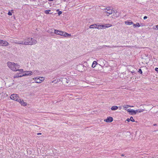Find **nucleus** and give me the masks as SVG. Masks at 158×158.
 Instances as JSON below:
<instances>
[{"instance_id": "1", "label": "nucleus", "mask_w": 158, "mask_h": 158, "mask_svg": "<svg viewBox=\"0 0 158 158\" xmlns=\"http://www.w3.org/2000/svg\"><path fill=\"white\" fill-rule=\"evenodd\" d=\"M37 43L36 41L31 38H27L24 40V41H19L15 42L16 44H24L26 45H33Z\"/></svg>"}, {"instance_id": "2", "label": "nucleus", "mask_w": 158, "mask_h": 158, "mask_svg": "<svg viewBox=\"0 0 158 158\" xmlns=\"http://www.w3.org/2000/svg\"><path fill=\"white\" fill-rule=\"evenodd\" d=\"M7 65L9 68L13 71H19L21 73L23 72V69H18L20 68V66L17 64H15L13 62H8Z\"/></svg>"}, {"instance_id": "3", "label": "nucleus", "mask_w": 158, "mask_h": 158, "mask_svg": "<svg viewBox=\"0 0 158 158\" xmlns=\"http://www.w3.org/2000/svg\"><path fill=\"white\" fill-rule=\"evenodd\" d=\"M54 33L57 35L63 36L65 37L70 36H71L70 34H69L66 32L57 30H54Z\"/></svg>"}, {"instance_id": "4", "label": "nucleus", "mask_w": 158, "mask_h": 158, "mask_svg": "<svg viewBox=\"0 0 158 158\" xmlns=\"http://www.w3.org/2000/svg\"><path fill=\"white\" fill-rule=\"evenodd\" d=\"M45 79L43 77H36L33 78L35 82L36 83H40L43 81Z\"/></svg>"}, {"instance_id": "5", "label": "nucleus", "mask_w": 158, "mask_h": 158, "mask_svg": "<svg viewBox=\"0 0 158 158\" xmlns=\"http://www.w3.org/2000/svg\"><path fill=\"white\" fill-rule=\"evenodd\" d=\"M59 80L61 81L65 85H67L69 84V81L66 78H60L59 79Z\"/></svg>"}, {"instance_id": "6", "label": "nucleus", "mask_w": 158, "mask_h": 158, "mask_svg": "<svg viewBox=\"0 0 158 158\" xmlns=\"http://www.w3.org/2000/svg\"><path fill=\"white\" fill-rule=\"evenodd\" d=\"M10 98L11 99H13L17 102H20V98L18 95L16 94H12L10 96Z\"/></svg>"}, {"instance_id": "7", "label": "nucleus", "mask_w": 158, "mask_h": 158, "mask_svg": "<svg viewBox=\"0 0 158 158\" xmlns=\"http://www.w3.org/2000/svg\"><path fill=\"white\" fill-rule=\"evenodd\" d=\"M104 12L106 13L107 15L109 16V15L112 14L114 13V10L111 9L110 7H107L104 10Z\"/></svg>"}, {"instance_id": "8", "label": "nucleus", "mask_w": 158, "mask_h": 158, "mask_svg": "<svg viewBox=\"0 0 158 158\" xmlns=\"http://www.w3.org/2000/svg\"><path fill=\"white\" fill-rule=\"evenodd\" d=\"M9 43L5 40H0V45L2 46H7L8 45Z\"/></svg>"}, {"instance_id": "9", "label": "nucleus", "mask_w": 158, "mask_h": 158, "mask_svg": "<svg viewBox=\"0 0 158 158\" xmlns=\"http://www.w3.org/2000/svg\"><path fill=\"white\" fill-rule=\"evenodd\" d=\"M32 74V72L31 71H26L23 73L24 76H25L31 75Z\"/></svg>"}, {"instance_id": "10", "label": "nucleus", "mask_w": 158, "mask_h": 158, "mask_svg": "<svg viewBox=\"0 0 158 158\" xmlns=\"http://www.w3.org/2000/svg\"><path fill=\"white\" fill-rule=\"evenodd\" d=\"M113 120V118L112 117H109L107 118L104 119V121L107 122H111Z\"/></svg>"}, {"instance_id": "11", "label": "nucleus", "mask_w": 158, "mask_h": 158, "mask_svg": "<svg viewBox=\"0 0 158 158\" xmlns=\"http://www.w3.org/2000/svg\"><path fill=\"white\" fill-rule=\"evenodd\" d=\"M112 26V25L111 24H105V25H101V27H102V28H106V27H110Z\"/></svg>"}, {"instance_id": "12", "label": "nucleus", "mask_w": 158, "mask_h": 158, "mask_svg": "<svg viewBox=\"0 0 158 158\" xmlns=\"http://www.w3.org/2000/svg\"><path fill=\"white\" fill-rule=\"evenodd\" d=\"M23 106H26L27 105V103L24 102L23 100H21L20 99V102H19Z\"/></svg>"}, {"instance_id": "13", "label": "nucleus", "mask_w": 158, "mask_h": 158, "mask_svg": "<svg viewBox=\"0 0 158 158\" xmlns=\"http://www.w3.org/2000/svg\"><path fill=\"white\" fill-rule=\"evenodd\" d=\"M23 76H24V75L23 73H19V74H17L15 76V77H21Z\"/></svg>"}, {"instance_id": "14", "label": "nucleus", "mask_w": 158, "mask_h": 158, "mask_svg": "<svg viewBox=\"0 0 158 158\" xmlns=\"http://www.w3.org/2000/svg\"><path fill=\"white\" fill-rule=\"evenodd\" d=\"M97 27V24H94L91 25L89 26L90 28H96Z\"/></svg>"}, {"instance_id": "15", "label": "nucleus", "mask_w": 158, "mask_h": 158, "mask_svg": "<svg viewBox=\"0 0 158 158\" xmlns=\"http://www.w3.org/2000/svg\"><path fill=\"white\" fill-rule=\"evenodd\" d=\"M97 64H98V63L97 62V61H94L93 63V64L92 65V67L93 68H94L95 67L96 65Z\"/></svg>"}, {"instance_id": "16", "label": "nucleus", "mask_w": 158, "mask_h": 158, "mask_svg": "<svg viewBox=\"0 0 158 158\" xmlns=\"http://www.w3.org/2000/svg\"><path fill=\"white\" fill-rule=\"evenodd\" d=\"M144 111V109H138L135 110L136 114L137 113H140Z\"/></svg>"}, {"instance_id": "17", "label": "nucleus", "mask_w": 158, "mask_h": 158, "mask_svg": "<svg viewBox=\"0 0 158 158\" xmlns=\"http://www.w3.org/2000/svg\"><path fill=\"white\" fill-rule=\"evenodd\" d=\"M125 23L127 25H131L133 24V23L132 22H129L128 21H126L125 22Z\"/></svg>"}, {"instance_id": "18", "label": "nucleus", "mask_w": 158, "mask_h": 158, "mask_svg": "<svg viewBox=\"0 0 158 158\" xmlns=\"http://www.w3.org/2000/svg\"><path fill=\"white\" fill-rule=\"evenodd\" d=\"M118 107L117 106H113L111 108V109L113 110H117L118 109Z\"/></svg>"}, {"instance_id": "19", "label": "nucleus", "mask_w": 158, "mask_h": 158, "mask_svg": "<svg viewBox=\"0 0 158 158\" xmlns=\"http://www.w3.org/2000/svg\"><path fill=\"white\" fill-rule=\"evenodd\" d=\"M45 13L46 14H51L52 13L50 10H46L45 11Z\"/></svg>"}, {"instance_id": "20", "label": "nucleus", "mask_w": 158, "mask_h": 158, "mask_svg": "<svg viewBox=\"0 0 158 158\" xmlns=\"http://www.w3.org/2000/svg\"><path fill=\"white\" fill-rule=\"evenodd\" d=\"M133 26L134 27H140V25L139 23H136V24H134Z\"/></svg>"}, {"instance_id": "21", "label": "nucleus", "mask_w": 158, "mask_h": 158, "mask_svg": "<svg viewBox=\"0 0 158 158\" xmlns=\"http://www.w3.org/2000/svg\"><path fill=\"white\" fill-rule=\"evenodd\" d=\"M109 47V48H111L112 47H122V46H113L112 47H111L110 46H106V45H104L103 47Z\"/></svg>"}, {"instance_id": "22", "label": "nucleus", "mask_w": 158, "mask_h": 158, "mask_svg": "<svg viewBox=\"0 0 158 158\" xmlns=\"http://www.w3.org/2000/svg\"><path fill=\"white\" fill-rule=\"evenodd\" d=\"M131 114H136V112L135 111V110H131Z\"/></svg>"}, {"instance_id": "23", "label": "nucleus", "mask_w": 158, "mask_h": 158, "mask_svg": "<svg viewBox=\"0 0 158 158\" xmlns=\"http://www.w3.org/2000/svg\"><path fill=\"white\" fill-rule=\"evenodd\" d=\"M60 81L59 80V79H57V80H55L52 81V83L54 82L55 84H56L58 82H59Z\"/></svg>"}, {"instance_id": "24", "label": "nucleus", "mask_w": 158, "mask_h": 158, "mask_svg": "<svg viewBox=\"0 0 158 158\" xmlns=\"http://www.w3.org/2000/svg\"><path fill=\"white\" fill-rule=\"evenodd\" d=\"M131 107V106H130L129 105H124L123 106V107L124 108H127Z\"/></svg>"}, {"instance_id": "25", "label": "nucleus", "mask_w": 158, "mask_h": 158, "mask_svg": "<svg viewBox=\"0 0 158 158\" xmlns=\"http://www.w3.org/2000/svg\"><path fill=\"white\" fill-rule=\"evenodd\" d=\"M153 28L155 30L158 29V25H156L154 26L153 27Z\"/></svg>"}, {"instance_id": "26", "label": "nucleus", "mask_w": 158, "mask_h": 158, "mask_svg": "<svg viewBox=\"0 0 158 158\" xmlns=\"http://www.w3.org/2000/svg\"><path fill=\"white\" fill-rule=\"evenodd\" d=\"M130 120L132 122H134L135 121L134 119H133V118L132 117H131L130 118Z\"/></svg>"}, {"instance_id": "27", "label": "nucleus", "mask_w": 158, "mask_h": 158, "mask_svg": "<svg viewBox=\"0 0 158 158\" xmlns=\"http://www.w3.org/2000/svg\"><path fill=\"white\" fill-rule=\"evenodd\" d=\"M138 72L139 73H140V74L142 73V70H141V69H139Z\"/></svg>"}, {"instance_id": "28", "label": "nucleus", "mask_w": 158, "mask_h": 158, "mask_svg": "<svg viewBox=\"0 0 158 158\" xmlns=\"http://www.w3.org/2000/svg\"><path fill=\"white\" fill-rule=\"evenodd\" d=\"M8 15H11L12 14V13L10 12V11H9Z\"/></svg>"}, {"instance_id": "29", "label": "nucleus", "mask_w": 158, "mask_h": 158, "mask_svg": "<svg viewBox=\"0 0 158 158\" xmlns=\"http://www.w3.org/2000/svg\"><path fill=\"white\" fill-rule=\"evenodd\" d=\"M131 109H128V110H127V111L129 112V113H131Z\"/></svg>"}, {"instance_id": "30", "label": "nucleus", "mask_w": 158, "mask_h": 158, "mask_svg": "<svg viewBox=\"0 0 158 158\" xmlns=\"http://www.w3.org/2000/svg\"><path fill=\"white\" fill-rule=\"evenodd\" d=\"M101 25H98V28H97V29H102V27H101Z\"/></svg>"}, {"instance_id": "31", "label": "nucleus", "mask_w": 158, "mask_h": 158, "mask_svg": "<svg viewBox=\"0 0 158 158\" xmlns=\"http://www.w3.org/2000/svg\"><path fill=\"white\" fill-rule=\"evenodd\" d=\"M62 14L61 11H59L58 13V14L59 15H60V14Z\"/></svg>"}, {"instance_id": "32", "label": "nucleus", "mask_w": 158, "mask_h": 158, "mask_svg": "<svg viewBox=\"0 0 158 158\" xmlns=\"http://www.w3.org/2000/svg\"><path fill=\"white\" fill-rule=\"evenodd\" d=\"M147 17L146 16H145L144 17H143V19H147Z\"/></svg>"}, {"instance_id": "33", "label": "nucleus", "mask_w": 158, "mask_h": 158, "mask_svg": "<svg viewBox=\"0 0 158 158\" xmlns=\"http://www.w3.org/2000/svg\"><path fill=\"white\" fill-rule=\"evenodd\" d=\"M127 122H129L130 121V118H128L127 119Z\"/></svg>"}, {"instance_id": "34", "label": "nucleus", "mask_w": 158, "mask_h": 158, "mask_svg": "<svg viewBox=\"0 0 158 158\" xmlns=\"http://www.w3.org/2000/svg\"><path fill=\"white\" fill-rule=\"evenodd\" d=\"M155 70L156 71H158V68H155Z\"/></svg>"}, {"instance_id": "35", "label": "nucleus", "mask_w": 158, "mask_h": 158, "mask_svg": "<svg viewBox=\"0 0 158 158\" xmlns=\"http://www.w3.org/2000/svg\"><path fill=\"white\" fill-rule=\"evenodd\" d=\"M98 24H97V27H96V28H98Z\"/></svg>"}, {"instance_id": "36", "label": "nucleus", "mask_w": 158, "mask_h": 158, "mask_svg": "<svg viewBox=\"0 0 158 158\" xmlns=\"http://www.w3.org/2000/svg\"><path fill=\"white\" fill-rule=\"evenodd\" d=\"M121 156H124V155L123 154H122L121 155Z\"/></svg>"}, {"instance_id": "37", "label": "nucleus", "mask_w": 158, "mask_h": 158, "mask_svg": "<svg viewBox=\"0 0 158 158\" xmlns=\"http://www.w3.org/2000/svg\"><path fill=\"white\" fill-rule=\"evenodd\" d=\"M41 133H38L37 135H41Z\"/></svg>"}, {"instance_id": "38", "label": "nucleus", "mask_w": 158, "mask_h": 158, "mask_svg": "<svg viewBox=\"0 0 158 158\" xmlns=\"http://www.w3.org/2000/svg\"><path fill=\"white\" fill-rule=\"evenodd\" d=\"M156 124H153V126H156Z\"/></svg>"}, {"instance_id": "39", "label": "nucleus", "mask_w": 158, "mask_h": 158, "mask_svg": "<svg viewBox=\"0 0 158 158\" xmlns=\"http://www.w3.org/2000/svg\"><path fill=\"white\" fill-rule=\"evenodd\" d=\"M133 106H131V107H133Z\"/></svg>"}]
</instances>
